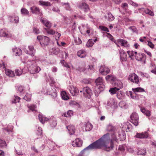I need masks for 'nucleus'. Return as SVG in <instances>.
Returning a JSON list of instances; mask_svg holds the SVG:
<instances>
[{"label":"nucleus","instance_id":"nucleus-9","mask_svg":"<svg viewBox=\"0 0 156 156\" xmlns=\"http://www.w3.org/2000/svg\"><path fill=\"white\" fill-rule=\"evenodd\" d=\"M37 39L40 41V43L42 42L44 45H48L50 41L49 38L45 36H38Z\"/></svg>","mask_w":156,"mask_h":156},{"label":"nucleus","instance_id":"nucleus-40","mask_svg":"<svg viewBox=\"0 0 156 156\" xmlns=\"http://www.w3.org/2000/svg\"><path fill=\"white\" fill-rule=\"evenodd\" d=\"M44 30L46 31L47 33L51 35H53L55 33V30H54L50 29H47L46 28H44Z\"/></svg>","mask_w":156,"mask_h":156},{"label":"nucleus","instance_id":"nucleus-39","mask_svg":"<svg viewBox=\"0 0 156 156\" xmlns=\"http://www.w3.org/2000/svg\"><path fill=\"white\" fill-rule=\"evenodd\" d=\"M39 4L43 6H48L51 5L50 3L48 2H44L40 0L39 1Z\"/></svg>","mask_w":156,"mask_h":156},{"label":"nucleus","instance_id":"nucleus-16","mask_svg":"<svg viewBox=\"0 0 156 156\" xmlns=\"http://www.w3.org/2000/svg\"><path fill=\"white\" fill-rule=\"evenodd\" d=\"M41 22L47 27V29H50L52 26L51 23L47 20L46 18H41Z\"/></svg>","mask_w":156,"mask_h":156},{"label":"nucleus","instance_id":"nucleus-19","mask_svg":"<svg viewBox=\"0 0 156 156\" xmlns=\"http://www.w3.org/2000/svg\"><path fill=\"white\" fill-rule=\"evenodd\" d=\"M118 43L125 48H129L130 45L128 42L126 40L122 39H119L118 40Z\"/></svg>","mask_w":156,"mask_h":156},{"label":"nucleus","instance_id":"nucleus-18","mask_svg":"<svg viewBox=\"0 0 156 156\" xmlns=\"http://www.w3.org/2000/svg\"><path fill=\"white\" fill-rule=\"evenodd\" d=\"M69 90L70 93L73 96L77 95L79 92V90L77 88L73 85H70L69 86Z\"/></svg>","mask_w":156,"mask_h":156},{"label":"nucleus","instance_id":"nucleus-54","mask_svg":"<svg viewBox=\"0 0 156 156\" xmlns=\"http://www.w3.org/2000/svg\"><path fill=\"white\" fill-rule=\"evenodd\" d=\"M145 11V13L148 14L151 16H153L154 15V13L153 11L149 9H146Z\"/></svg>","mask_w":156,"mask_h":156},{"label":"nucleus","instance_id":"nucleus-61","mask_svg":"<svg viewBox=\"0 0 156 156\" xmlns=\"http://www.w3.org/2000/svg\"><path fill=\"white\" fill-rule=\"evenodd\" d=\"M61 34L59 33H58V32H57L55 35V40L56 41H58L59 40V37H61Z\"/></svg>","mask_w":156,"mask_h":156},{"label":"nucleus","instance_id":"nucleus-28","mask_svg":"<svg viewBox=\"0 0 156 156\" xmlns=\"http://www.w3.org/2000/svg\"><path fill=\"white\" fill-rule=\"evenodd\" d=\"M39 119L41 122L44 123L45 122H46L49 119L48 118L45 117L44 115L39 114L38 116Z\"/></svg>","mask_w":156,"mask_h":156},{"label":"nucleus","instance_id":"nucleus-32","mask_svg":"<svg viewBox=\"0 0 156 156\" xmlns=\"http://www.w3.org/2000/svg\"><path fill=\"white\" fill-rule=\"evenodd\" d=\"M105 19L109 21H113L115 19L114 16L110 13H108L107 16H105Z\"/></svg>","mask_w":156,"mask_h":156},{"label":"nucleus","instance_id":"nucleus-64","mask_svg":"<svg viewBox=\"0 0 156 156\" xmlns=\"http://www.w3.org/2000/svg\"><path fill=\"white\" fill-rule=\"evenodd\" d=\"M33 32L36 34H38L40 33L39 30L37 28L34 27L33 28Z\"/></svg>","mask_w":156,"mask_h":156},{"label":"nucleus","instance_id":"nucleus-8","mask_svg":"<svg viewBox=\"0 0 156 156\" xmlns=\"http://www.w3.org/2000/svg\"><path fill=\"white\" fill-rule=\"evenodd\" d=\"M83 92L84 96L86 98H89L92 94L91 90L88 87H86L83 88L82 90L80 91V92Z\"/></svg>","mask_w":156,"mask_h":156},{"label":"nucleus","instance_id":"nucleus-51","mask_svg":"<svg viewBox=\"0 0 156 156\" xmlns=\"http://www.w3.org/2000/svg\"><path fill=\"white\" fill-rule=\"evenodd\" d=\"M23 73V70L21 69H16L15 70V73L17 76H20Z\"/></svg>","mask_w":156,"mask_h":156},{"label":"nucleus","instance_id":"nucleus-53","mask_svg":"<svg viewBox=\"0 0 156 156\" xmlns=\"http://www.w3.org/2000/svg\"><path fill=\"white\" fill-rule=\"evenodd\" d=\"M94 44L93 41L92 40L89 39L88 40L86 44V46L88 47H92Z\"/></svg>","mask_w":156,"mask_h":156},{"label":"nucleus","instance_id":"nucleus-38","mask_svg":"<svg viewBox=\"0 0 156 156\" xmlns=\"http://www.w3.org/2000/svg\"><path fill=\"white\" fill-rule=\"evenodd\" d=\"M140 110L145 115L149 117L150 116V112L148 110H146L144 108H141Z\"/></svg>","mask_w":156,"mask_h":156},{"label":"nucleus","instance_id":"nucleus-12","mask_svg":"<svg viewBox=\"0 0 156 156\" xmlns=\"http://www.w3.org/2000/svg\"><path fill=\"white\" fill-rule=\"evenodd\" d=\"M2 64H0V68H2V69H5V73L7 75L10 77H13L15 75L14 72L9 69H5V66L3 62L2 63Z\"/></svg>","mask_w":156,"mask_h":156},{"label":"nucleus","instance_id":"nucleus-15","mask_svg":"<svg viewBox=\"0 0 156 156\" xmlns=\"http://www.w3.org/2000/svg\"><path fill=\"white\" fill-rule=\"evenodd\" d=\"M148 136V133L147 132H144L141 133H137L135 137L138 138H147Z\"/></svg>","mask_w":156,"mask_h":156},{"label":"nucleus","instance_id":"nucleus-1","mask_svg":"<svg viewBox=\"0 0 156 156\" xmlns=\"http://www.w3.org/2000/svg\"><path fill=\"white\" fill-rule=\"evenodd\" d=\"M105 136L102 138H100L95 142L89 145L82 150L78 156H87L85 154V151L87 150H92L94 149L102 148L106 151H109L112 149V145L108 146L104 144L106 141V139L105 138Z\"/></svg>","mask_w":156,"mask_h":156},{"label":"nucleus","instance_id":"nucleus-24","mask_svg":"<svg viewBox=\"0 0 156 156\" xmlns=\"http://www.w3.org/2000/svg\"><path fill=\"white\" fill-rule=\"evenodd\" d=\"M31 12L34 14H39L41 13L40 9L38 7L36 6H33L30 8Z\"/></svg>","mask_w":156,"mask_h":156},{"label":"nucleus","instance_id":"nucleus-3","mask_svg":"<svg viewBox=\"0 0 156 156\" xmlns=\"http://www.w3.org/2000/svg\"><path fill=\"white\" fill-rule=\"evenodd\" d=\"M35 59L33 60L28 61L26 65L31 74L38 73L41 70L39 66H36L37 57H35Z\"/></svg>","mask_w":156,"mask_h":156},{"label":"nucleus","instance_id":"nucleus-34","mask_svg":"<svg viewBox=\"0 0 156 156\" xmlns=\"http://www.w3.org/2000/svg\"><path fill=\"white\" fill-rule=\"evenodd\" d=\"M83 27H85L86 28L87 30H86V32L88 34V35L90 36L91 34V32L92 31V29L89 27L87 24L85 25L82 26Z\"/></svg>","mask_w":156,"mask_h":156},{"label":"nucleus","instance_id":"nucleus-48","mask_svg":"<svg viewBox=\"0 0 156 156\" xmlns=\"http://www.w3.org/2000/svg\"><path fill=\"white\" fill-rule=\"evenodd\" d=\"M31 97V95L27 93L23 98L26 101H30V100Z\"/></svg>","mask_w":156,"mask_h":156},{"label":"nucleus","instance_id":"nucleus-5","mask_svg":"<svg viewBox=\"0 0 156 156\" xmlns=\"http://www.w3.org/2000/svg\"><path fill=\"white\" fill-rule=\"evenodd\" d=\"M43 93L51 95L54 99L56 98L57 96L56 90L54 87H51L50 88L47 89L46 91L45 92L44 91Z\"/></svg>","mask_w":156,"mask_h":156},{"label":"nucleus","instance_id":"nucleus-31","mask_svg":"<svg viewBox=\"0 0 156 156\" xmlns=\"http://www.w3.org/2000/svg\"><path fill=\"white\" fill-rule=\"evenodd\" d=\"M9 19L12 23H18L19 21V17L17 16H14L13 17L9 16Z\"/></svg>","mask_w":156,"mask_h":156},{"label":"nucleus","instance_id":"nucleus-20","mask_svg":"<svg viewBox=\"0 0 156 156\" xmlns=\"http://www.w3.org/2000/svg\"><path fill=\"white\" fill-rule=\"evenodd\" d=\"M100 71L102 75H105L109 73L110 70L108 68L106 67H103L101 66L100 67Z\"/></svg>","mask_w":156,"mask_h":156},{"label":"nucleus","instance_id":"nucleus-29","mask_svg":"<svg viewBox=\"0 0 156 156\" xmlns=\"http://www.w3.org/2000/svg\"><path fill=\"white\" fill-rule=\"evenodd\" d=\"M85 125V128L86 131H90L92 129L93 125L89 122L86 123Z\"/></svg>","mask_w":156,"mask_h":156},{"label":"nucleus","instance_id":"nucleus-46","mask_svg":"<svg viewBox=\"0 0 156 156\" xmlns=\"http://www.w3.org/2000/svg\"><path fill=\"white\" fill-rule=\"evenodd\" d=\"M119 90V89L114 87L113 88L110 89L109 91L111 94L113 95L115 94L116 92L117 93V91Z\"/></svg>","mask_w":156,"mask_h":156},{"label":"nucleus","instance_id":"nucleus-22","mask_svg":"<svg viewBox=\"0 0 156 156\" xmlns=\"http://www.w3.org/2000/svg\"><path fill=\"white\" fill-rule=\"evenodd\" d=\"M12 51L13 54L15 56H20L22 54L21 50L16 47H15L12 49Z\"/></svg>","mask_w":156,"mask_h":156},{"label":"nucleus","instance_id":"nucleus-30","mask_svg":"<svg viewBox=\"0 0 156 156\" xmlns=\"http://www.w3.org/2000/svg\"><path fill=\"white\" fill-rule=\"evenodd\" d=\"M80 7L85 12H87L89 10L88 5L85 3H83L80 5Z\"/></svg>","mask_w":156,"mask_h":156},{"label":"nucleus","instance_id":"nucleus-45","mask_svg":"<svg viewBox=\"0 0 156 156\" xmlns=\"http://www.w3.org/2000/svg\"><path fill=\"white\" fill-rule=\"evenodd\" d=\"M21 13L22 14L25 16H28L29 15L28 11L26 9L22 8L21 9Z\"/></svg>","mask_w":156,"mask_h":156},{"label":"nucleus","instance_id":"nucleus-33","mask_svg":"<svg viewBox=\"0 0 156 156\" xmlns=\"http://www.w3.org/2000/svg\"><path fill=\"white\" fill-rule=\"evenodd\" d=\"M61 94L63 99L65 100H67L69 99V97L65 91H62L61 92Z\"/></svg>","mask_w":156,"mask_h":156},{"label":"nucleus","instance_id":"nucleus-55","mask_svg":"<svg viewBox=\"0 0 156 156\" xmlns=\"http://www.w3.org/2000/svg\"><path fill=\"white\" fill-rule=\"evenodd\" d=\"M99 29H100L101 31H104L107 32H109L108 28L105 26H100L99 27Z\"/></svg>","mask_w":156,"mask_h":156},{"label":"nucleus","instance_id":"nucleus-6","mask_svg":"<svg viewBox=\"0 0 156 156\" xmlns=\"http://www.w3.org/2000/svg\"><path fill=\"white\" fill-rule=\"evenodd\" d=\"M130 122L135 126L138 124V115L135 112L133 113L130 116Z\"/></svg>","mask_w":156,"mask_h":156},{"label":"nucleus","instance_id":"nucleus-50","mask_svg":"<svg viewBox=\"0 0 156 156\" xmlns=\"http://www.w3.org/2000/svg\"><path fill=\"white\" fill-rule=\"evenodd\" d=\"M146 153V149L145 148L140 149V150H138V151L137 152V153L138 154L143 155H145Z\"/></svg>","mask_w":156,"mask_h":156},{"label":"nucleus","instance_id":"nucleus-58","mask_svg":"<svg viewBox=\"0 0 156 156\" xmlns=\"http://www.w3.org/2000/svg\"><path fill=\"white\" fill-rule=\"evenodd\" d=\"M28 108H29L30 110H31L33 112L36 111V107L34 105H31L30 106H28Z\"/></svg>","mask_w":156,"mask_h":156},{"label":"nucleus","instance_id":"nucleus-14","mask_svg":"<svg viewBox=\"0 0 156 156\" xmlns=\"http://www.w3.org/2000/svg\"><path fill=\"white\" fill-rule=\"evenodd\" d=\"M82 141L80 138H77L72 143V145L74 147H79L82 146Z\"/></svg>","mask_w":156,"mask_h":156},{"label":"nucleus","instance_id":"nucleus-35","mask_svg":"<svg viewBox=\"0 0 156 156\" xmlns=\"http://www.w3.org/2000/svg\"><path fill=\"white\" fill-rule=\"evenodd\" d=\"M73 112L72 110H69L66 112L64 113L62 115L66 117H70L73 115Z\"/></svg>","mask_w":156,"mask_h":156},{"label":"nucleus","instance_id":"nucleus-23","mask_svg":"<svg viewBox=\"0 0 156 156\" xmlns=\"http://www.w3.org/2000/svg\"><path fill=\"white\" fill-rule=\"evenodd\" d=\"M66 128L70 135H72L74 134L75 129L74 126L73 125H69L67 126Z\"/></svg>","mask_w":156,"mask_h":156},{"label":"nucleus","instance_id":"nucleus-11","mask_svg":"<svg viewBox=\"0 0 156 156\" xmlns=\"http://www.w3.org/2000/svg\"><path fill=\"white\" fill-rule=\"evenodd\" d=\"M121 127L123 131L126 132L130 131L132 129L131 124L128 122L122 124Z\"/></svg>","mask_w":156,"mask_h":156},{"label":"nucleus","instance_id":"nucleus-60","mask_svg":"<svg viewBox=\"0 0 156 156\" xmlns=\"http://www.w3.org/2000/svg\"><path fill=\"white\" fill-rule=\"evenodd\" d=\"M138 10L139 11V12L141 13L142 15H144V14H145V11H146V9L144 8H142L141 9H138Z\"/></svg>","mask_w":156,"mask_h":156},{"label":"nucleus","instance_id":"nucleus-37","mask_svg":"<svg viewBox=\"0 0 156 156\" xmlns=\"http://www.w3.org/2000/svg\"><path fill=\"white\" fill-rule=\"evenodd\" d=\"M107 105L111 107H115V100L113 99H110L108 101Z\"/></svg>","mask_w":156,"mask_h":156},{"label":"nucleus","instance_id":"nucleus-26","mask_svg":"<svg viewBox=\"0 0 156 156\" xmlns=\"http://www.w3.org/2000/svg\"><path fill=\"white\" fill-rule=\"evenodd\" d=\"M114 83L115 87L116 88L118 89L119 90L122 87V83L119 80H117L115 81Z\"/></svg>","mask_w":156,"mask_h":156},{"label":"nucleus","instance_id":"nucleus-42","mask_svg":"<svg viewBox=\"0 0 156 156\" xmlns=\"http://www.w3.org/2000/svg\"><path fill=\"white\" fill-rule=\"evenodd\" d=\"M132 90L135 93L137 92H145V90L144 89L141 87H137L135 88H133Z\"/></svg>","mask_w":156,"mask_h":156},{"label":"nucleus","instance_id":"nucleus-4","mask_svg":"<svg viewBox=\"0 0 156 156\" xmlns=\"http://www.w3.org/2000/svg\"><path fill=\"white\" fill-rule=\"evenodd\" d=\"M96 84L99 86L98 89L100 91L104 90L105 88V85L103 84L104 80L101 77H99L95 80Z\"/></svg>","mask_w":156,"mask_h":156},{"label":"nucleus","instance_id":"nucleus-13","mask_svg":"<svg viewBox=\"0 0 156 156\" xmlns=\"http://www.w3.org/2000/svg\"><path fill=\"white\" fill-rule=\"evenodd\" d=\"M28 48L29 51L28 50L24 49V51L27 54H29L32 56H34L35 53V50L34 49V46L32 45L29 46Z\"/></svg>","mask_w":156,"mask_h":156},{"label":"nucleus","instance_id":"nucleus-52","mask_svg":"<svg viewBox=\"0 0 156 156\" xmlns=\"http://www.w3.org/2000/svg\"><path fill=\"white\" fill-rule=\"evenodd\" d=\"M20 99V98L19 97L15 96L13 99L12 101V103H16L17 102H19Z\"/></svg>","mask_w":156,"mask_h":156},{"label":"nucleus","instance_id":"nucleus-43","mask_svg":"<svg viewBox=\"0 0 156 156\" xmlns=\"http://www.w3.org/2000/svg\"><path fill=\"white\" fill-rule=\"evenodd\" d=\"M62 5L66 10H71V7L68 3H62Z\"/></svg>","mask_w":156,"mask_h":156},{"label":"nucleus","instance_id":"nucleus-27","mask_svg":"<svg viewBox=\"0 0 156 156\" xmlns=\"http://www.w3.org/2000/svg\"><path fill=\"white\" fill-rule=\"evenodd\" d=\"M145 55L142 53H138L135 55V58L138 61H142Z\"/></svg>","mask_w":156,"mask_h":156},{"label":"nucleus","instance_id":"nucleus-59","mask_svg":"<svg viewBox=\"0 0 156 156\" xmlns=\"http://www.w3.org/2000/svg\"><path fill=\"white\" fill-rule=\"evenodd\" d=\"M126 147L125 145H121L119 146L118 149L122 152L124 151Z\"/></svg>","mask_w":156,"mask_h":156},{"label":"nucleus","instance_id":"nucleus-57","mask_svg":"<svg viewBox=\"0 0 156 156\" xmlns=\"http://www.w3.org/2000/svg\"><path fill=\"white\" fill-rule=\"evenodd\" d=\"M6 146V143L5 141L0 139V147H4Z\"/></svg>","mask_w":156,"mask_h":156},{"label":"nucleus","instance_id":"nucleus-44","mask_svg":"<svg viewBox=\"0 0 156 156\" xmlns=\"http://www.w3.org/2000/svg\"><path fill=\"white\" fill-rule=\"evenodd\" d=\"M57 121L56 119L54 118L52 120L50 121L51 125L52 128H54L57 124Z\"/></svg>","mask_w":156,"mask_h":156},{"label":"nucleus","instance_id":"nucleus-56","mask_svg":"<svg viewBox=\"0 0 156 156\" xmlns=\"http://www.w3.org/2000/svg\"><path fill=\"white\" fill-rule=\"evenodd\" d=\"M129 29L133 33H137L138 32L135 26L130 27H129Z\"/></svg>","mask_w":156,"mask_h":156},{"label":"nucleus","instance_id":"nucleus-2","mask_svg":"<svg viewBox=\"0 0 156 156\" xmlns=\"http://www.w3.org/2000/svg\"><path fill=\"white\" fill-rule=\"evenodd\" d=\"M107 130L108 131H109L110 133L104 135L101 138H103L104 136H105V138L107 139V140L104 144H106L108 145V146H109L112 145V149H111L112 150L114 146L113 141H116V137L115 134V128L112 125H109L107 126Z\"/></svg>","mask_w":156,"mask_h":156},{"label":"nucleus","instance_id":"nucleus-7","mask_svg":"<svg viewBox=\"0 0 156 156\" xmlns=\"http://www.w3.org/2000/svg\"><path fill=\"white\" fill-rule=\"evenodd\" d=\"M128 80L130 82L136 84H138L139 82V77L134 73H131L129 75Z\"/></svg>","mask_w":156,"mask_h":156},{"label":"nucleus","instance_id":"nucleus-17","mask_svg":"<svg viewBox=\"0 0 156 156\" xmlns=\"http://www.w3.org/2000/svg\"><path fill=\"white\" fill-rule=\"evenodd\" d=\"M120 59L122 62H125L127 59V55L125 52L123 50H119Z\"/></svg>","mask_w":156,"mask_h":156},{"label":"nucleus","instance_id":"nucleus-49","mask_svg":"<svg viewBox=\"0 0 156 156\" xmlns=\"http://www.w3.org/2000/svg\"><path fill=\"white\" fill-rule=\"evenodd\" d=\"M13 128V126L12 125L10 124L8 125L7 128H5L4 129L5 131L9 133V132L12 131Z\"/></svg>","mask_w":156,"mask_h":156},{"label":"nucleus","instance_id":"nucleus-41","mask_svg":"<svg viewBox=\"0 0 156 156\" xmlns=\"http://www.w3.org/2000/svg\"><path fill=\"white\" fill-rule=\"evenodd\" d=\"M127 53L129 58L132 59V57L134 56L137 54V52L134 51H128Z\"/></svg>","mask_w":156,"mask_h":156},{"label":"nucleus","instance_id":"nucleus-21","mask_svg":"<svg viewBox=\"0 0 156 156\" xmlns=\"http://www.w3.org/2000/svg\"><path fill=\"white\" fill-rule=\"evenodd\" d=\"M105 79L108 82H111L112 83L113 82L116 81V77L113 75H109L105 77Z\"/></svg>","mask_w":156,"mask_h":156},{"label":"nucleus","instance_id":"nucleus-63","mask_svg":"<svg viewBox=\"0 0 156 156\" xmlns=\"http://www.w3.org/2000/svg\"><path fill=\"white\" fill-rule=\"evenodd\" d=\"M24 89L23 87L22 86H20L18 88V90L20 93V94L23 95V93L22 92Z\"/></svg>","mask_w":156,"mask_h":156},{"label":"nucleus","instance_id":"nucleus-10","mask_svg":"<svg viewBox=\"0 0 156 156\" xmlns=\"http://www.w3.org/2000/svg\"><path fill=\"white\" fill-rule=\"evenodd\" d=\"M0 36L9 38L12 37V35L7 29H4L0 30Z\"/></svg>","mask_w":156,"mask_h":156},{"label":"nucleus","instance_id":"nucleus-47","mask_svg":"<svg viewBox=\"0 0 156 156\" xmlns=\"http://www.w3.org/2000/svg\"><path fill=\"white\" fill-rule=\"evenodd\" d=\"M74 43L76 45H79L82 43V41L81 39L78 37L74 38Z\"/></svg>","mask_w":156,"mask_h":156},{"label":"nucleus","instance_id":"nucleus-36","mask_svg":"<svg viewBox=\"0 0 156 156\" xmlns=\"http://www.w3.org/2000/svg\"><path fill=\"white\" fill-rule=\"evenodd\" d=\"M124 94L121 91H118L117 93V97L119 99H122L124 98Z\"/></svg>","mask_w":156,"mask_h":156},{"label":"nucleus","instance_id":"nucleus-25","mask_svg":"<svg viewBox=\"0 0 156 156\" xmlns=\"http://www.w3.org/2000/svg\"><path fill=\"white\" fill-rule=\"evenodd\" d=\"M77 55L80 58H84L87 55V53L84 50H80L77 52Z\"/></svg>","mask_w":156,"mask_h":156},{"label":"nucleus","instance_id":"nucleus-62","mask_svg":"<svg viewBox=\"0 0 156 156\" xmlns=\"http://www.w3.org/2000/svg\"><path fill=\"white\" fill-rule=\"evenodd\" d=\"M37 131V135H41L42 134V130L41 127H38Z\"/></svg>","mask_w":156,"mask_h":156}]
</instances>
